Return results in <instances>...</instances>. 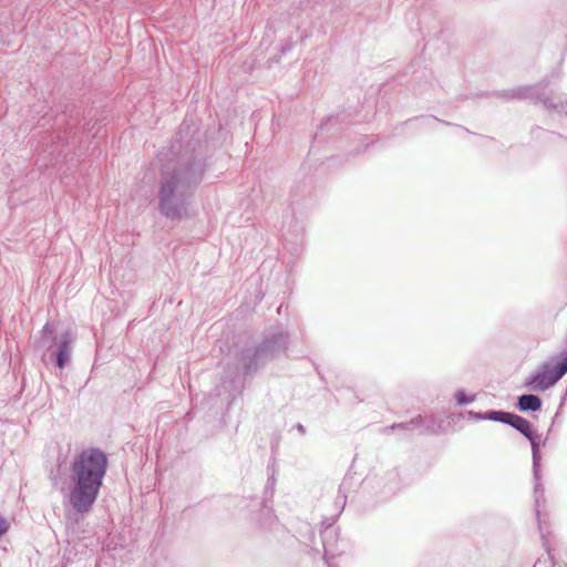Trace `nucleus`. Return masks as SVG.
<instances>
[{
    "label": "nucleus",
    "mask_w": 567,
    "mask_h": 567,
    "mask_svg": "<svg viewBox=\"0 0 567 567\" xmlns=\"http://www.w3.org/2000/svg\"><path fill=\"white\" fill-rule=\"evenodd\" d=\"M43 329H44V330H48V331H49V333H51V332H52V330H51V329H49V326H48V324H47V326H44V328H43Z\"/></svg>",
    "instance_id": "8"
},
{
    "label": "nucleus",
    "mask_w": 567,
    "mask_h": 567,
    "mask_svg": "<svg viewBox=\"0 0 567 567\" xmlns=\"http://www.w3.org/2000/svg\"><path fill=\"white\" fill-rule=\"evenodd\" d=\"M58 363L60 367L63 365V359H62V353H60L59 358H58Z\"/></svg>",
    "instance_id": "7"
},
{
    "label": "nucleus",
    "mask_w": 567,
    "mask_h": 567,
    "mask_svg": "<svg viewBox=\"0 0 567 567\" xmlns=\"http://www.w3.org/2000/svg\"><path fill=\"white\" fill-rule=\"evenodd\" d=\"M9 527L8 520L0 516V538L9 530Z\"/></svg>",
    "instance_id": "6"
},
{
    "label": "nucleus",
    "mask_w": 567,
    "mask_h": 567,
    "mask_svg": "<svg viewBox=\"0 0 567 567\" xmlns=\"http://www.w3.org/2000/svg\"><path fill=\"white\" fill-rule=\"evenodd\" d=\"M566 373L567 360H561L554 367L544 364L529 383L534 385L535 390L545 391L553 386Z\"/></svg>",
    "instance_id": "2"
},
{
    "label": "nucleus",
    "mask_w": 567,
    "mask_h": 567,
    "mask_svg": "<svg viewBox=\"0 0 567 567\" xmlns=\"http://www.w3.org/2000/svg\"><path fill=\"white\" fill-rule=\"evenodd\" d=\"M563 360H567V354L563 358Z\"/></svg>",
    "instance_id": "9"
},
{
    "label": "nucleus",
    "mask_w": 567,
    "mask_h": 567,
    "mask_svg": "<svg viewBox=\"0 0 567 567\" xmlns=\"http://www.w3.org/2000/svg\"><path fill=\"white\" fill-rule=\"evenodd\" d=\"M70 504L78 513L90 511L97 498L107 468V456L99 449L82 451L72 463Z\"/></svg>",
    "instance_id": "1"
},
{
    "label": "nucleus",
    "mask_w": 567,
    "mask_h": 567,
    "mask_svg": "<svg viewBox=\"0 0 567 567\" xmlns=\"http://www.w3.org/2000/svg\"><path fill=\"white\" fill-rule=\"evenodd\" d=\"M182 186V177L179 175H172L167 177L161 187V205L163 212L167 216H173V213H171V208L167 206V202L173 197L175 192H177Z\"/></svg>",
    "instance_id": "3"
},
{
    "label": "nucleus",
    "mask_w": 567,
    "mask_h": 567,
    "mask_svg": "<svg viewBox=\"0 0 567 567\" xmlns=\"http://www.w3.org/2000/svg\"><path fill=\"white\" fill-rule=\"evenodd\" d=\"M491 419L498 420L504 423L511 424L513 427L518 430L520 433H523L527 437H530V435H532L530 423L526 419H524L519 415H515V414H511V413L493 412L491 415Z\"/></svg>",
    "instance_id": "4"
},
{
    "label": "nucleus",
    "mask_w": 567,
    "mask_h": 567,
    "mask_svg": "<svg viewBox=\"0 0 567 567\" xmlns=\"http://www.w3.org/2000/svg\"><path fill=\"white\" fill-rule=\"evenodd\" d=\"M518 408L522 411H538L542 408V401L536 395L525 394L519 398Z\"/></svg>",
    "instance_id": "5"
}]
</instances>
